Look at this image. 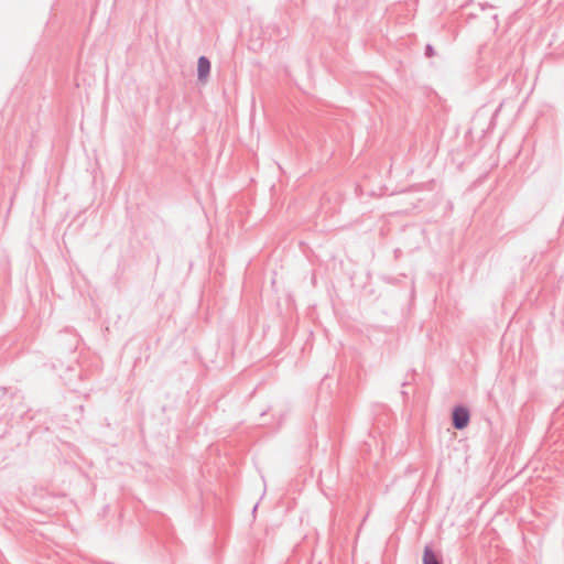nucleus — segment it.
Wrapping results in <instances>:
<instances>
[{
	"label": "nucleus",
	"mask_w": 564,
	"mask_h": 564,
	"mask_svg": "<svg viewBox=\"0 0 564 564\" xmlns=\"http://www.w3.org/2000/svg\"><path fill=\"white\" fill-rule=\"evenodd\" d=\"M452 417H453V425L457 430H463L468 425L470 415H469V411L466 408L456 406L453 410Z\"/></svg>",
	"instance_id": "obj_1"
},
{
	"label": "nucleus",
	"mask_w": 564,
	"mask_h": 564,
	"mask_svg": "<svg viewBox=\"0 0 564 564\" xmlns=\"http://www.w3.org/2000/svg\"><path fill=\"white\" fill-rule=\"evenodd\" d=\"M197 70L199 79L205 80L210 70V63L206 57L202 56L198 59Z\"/></svg>",
	"instance_id": "obj_2"
},
{
	"label": "nucleus",
	"mask_w": 564,
	"mask_h": 564,
	"mask_svg": "<svg viewBox=\"0 0 564 564\" xmlns=\"http://www.w3.org/2000/svg\"><path fill=\"white\" fill-rule=\"evenodd\" d=\"M423 564H441L435 553L430 546H425L423 551Z\"/></svg>",
	"instance_id": "obj_3"
}]
</instances>
